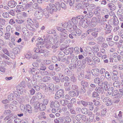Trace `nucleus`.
<instances>
[{"instance_id": "1", "label": "nucleus", "mask_w": 123, "mask_h": 123, "mask_svg": "<svg viewBox=\"0 0 123 123\" xmlns=\"http://www.w3.org/2000/svg\"><path fill=\"white\" fill-rule=\"evenodd\" d=\"M34 49L35 52L37 53L41 54L44 57H46L48 56V51L46 50L42 49L41 48H37Z\"/></svg>"}, {"instance_id": "2", "label": "nucleus", "mask_w": 123, "mask_h": 123, "mask_svg": "<svg viewBox=\"0 0 123 123\" xmlns=\"http://www.w3.org/2000/svg\"><path fill=\"white\" fill-rule=\"evenodd\" d=\"M64 90L63 89H60L58 90L55 94V98L56 99H58L63 97L64 95Z\"/></svg>"}, {"instance_id": "3", "label": "nucleus", "mask_w": 123, "mask_h": 123, "mask_svg": "<svg viewBox=\"0 0 123 123\" xmlns=\"http://www.w3.org/2000/svg\"><path fill=\"white\" fill-rule=\"evenodd\" d=\"M86 117L85 115L79 114L76 116L75 120L77 121H80L82 120L84 121H85L86 120Z\"/></svg>"}, {"instance_id": "4", "label": "nucleus", "mask_w": 123, "mask_h": 123, "mask_svg": "<svg viewBox=\"0 0 123 123\" xmlns=\"http://www.w3.org/2000/svg\"><path fill=\"white\" fill-rule=\"evenodd\" d=\"M44 47L47 49H49L51 47V45L52 44V42L48 40L47 38H45L44 39Z\"/></svg>"}, {"instance_id": "5", "label": "nucleus", "mask_w": 123, "mask_h": 123, "mask_svg": "<svg viewBox=\"0 0 123 123\" xmlns=\"http://www.w3.org/2000/svg\"><path fill=\"white\" fill-rule=\"evenodd\" d=\"M43 10L42 9L37 11L35 12L34 15L37 19H40L43 15Z\"/></svg>"}, {"instance_id": "6", "label": "nucleus", "mask_w": 123, "mask_h": 123, "mask_svg": "<svg viewBox=\"0 0 123 123\" xmlns=\"http://www.w3.org/2000/svg\"><path fill=\"white\" fill-rule=\"evenodd\" d=\"M112 100L109 97H105L103 99V101L105 103L106 105L107 106L111 105L112 104Z\"/></svg>"}, {"instance_id": "7", "label": "nucleus", "mask_w": 123, "mask_h": 123, "mask_svg": "<svg viewBox=\"0 0 123 123\" xmlns=\"http://www.w3.org/2000/svg\"><path fill=\"white\" fill-rule=\"evenodd\" d=\"M60 107V105L59 102L56 100H55L54 101H52L51 102L50 107L52 108L55 107L56 108H58Z\"/></svg>"}, {"instance_id": "8", "label": "nucleus", "mask_w": 123, "mask_h": 123, "mask_svg": "<svg viewBox=\"0 0 123 123\" xmlns=\"http://www.w3.org/2000/svg\"><path fill=\"white\" fill-rule=\"evenodd\" d=\"M66 25H67L66 29L68 31L71 32L72 31V29L73 26L72 22L70 21H68L66 23Z\"/></svg>"}, {"instance_id": "9", "label": "nucleus", "mask_w": 123, "mask_h": 123, "mask_svg": "<svg viewBox=\"0 0 123 123\" xmlns=\"http://www.w3.org/2000/svg\"><path fill=\"white\" fill-rule=\"evenodd\" d=\"M87 11H84L83 12L84 14H86L85 15V17L88 18L92 17L93 15L92 12L88 9H87Z\"/></svg>"}, {"instance_id": "10", "label": "nucleus", "mask_w": 123, "mask_h": 123, "mask_svg": "<svg viewBox=\"0 0 123 123\" xmlns=\"http://www.w3.org/2000/svg\"><path fill=\"white\" fill-rule=\"evenodd\" d=\"M106 27L105 28V33L106 34L110 33L111 32L112 27L110 25L106 24Z\"/></svg>"}, {"instance_id": "11", "label": "nucleus", "mask_w": 123, "mask_h": 123, "mask_svg": "<svg viewBox=\"0 0 123 123\" xmlns=\"http://www.w3.org/2000/svg\"><path fill=\"white\" fill-rule=\"evenodd\" d=\"M97 43L101 45L105 41V39L102 37H99L96 39Z\"/></svg>"}, {"instance_id": "12", "label": "nucleus", "mask_w": 123, "mask_h": 123, "mask_svg": "<svg viewBox=\"0 0 123 123\" xmlns=\"http://www.w3.org/2000/svg\"><path fill=\"white\" fill-rule=\"evenodd\" d=\"M95 91L99 94H102L104 92V90L103 87H97L95 89Z\"/></svg>"}, {"instance_id": "13", "label": "nucleus", "mask_w": 123, "mask_h": 123, "mask_svg": "<svg viewBox=\"0 0 123 123\" xmlns=\"http://www.w3.org/2000/svg\"><path fill=\"white\" fill-rule=\"evenodd\" d=\"M99 70L98 69H93L91 70L92 74L95 77H97L99 76Z\"/></svg>"}, {"instance_id": "14", "label": "nucleus", "mask_w": 123, "mask_h": 123, "mask_svg": "<svg viewBox=\"0 0 123 123\" xmlns=\"http://www.w3.org/2000/svg\"><path fill=\"white\" fill-rule=\"evenodd\" d=\"M98 21V19L95 18H92L91 22V26L92 27H95L97 25Z\"/></svg>"}, {"instance_id": "15", "label": "nucleus", "mask_w": 123, "mask_h": 123, "mask_svg": "<svg viewBox=\"0 0 123 123\" xmlns=\"http://www.w3.org/2000/svg\"><path fill=\"white\" fill-rule=\"evenodd\" d=\"M8 6L11 8L14 7L17 5V3L14 0H10L8 3Z\"/></svg>"}, {"instance_id": "16", "label": "nucleus", "mask_w": 123, "mask_h": 123, "mask_svg": "<svg viewBox=\"0 0 123 123\" xmlns=\"http://www.w3.org/2000/svg\"><path fill=\"white\" fill-rule=\"evenodd\" d=\"M113 20L112 23L115 26H117L119 24V21L118 18L116 15H114L113 16Z\"/></svg>"}, {"instance_id": "17", "label": "nucleus", "mask_w": 123, "mask_h": 123, "mask_svg": "<svg viewBox=\"0 0 123 123\" xmlns=\"http://www.w3.org/2000/svg\"><path fill=\"white\" fill-rule=\"evenodd\" d=\"M122 113L121 111H117L115 113V117L118 119H120L122 118Z\"/></svg>"}, {"instance_id": "18", "label": "nucleus", "mask_w": 123, "mask_h": 123, "mask_svg": "<svg viewBox=\"0 0 123 123\" xmlns=\"http://www.w3.org/2000/svg\"><path fill=\"white\" fill-rule=\"evenodd\" d=\"M51 80V78L49 76H44L42 78V81L44 82H48Z\"/></svg>"}, {"instance_id": "19", "label": "nucleus", "mask_w": 123, "mask_h": 123, "mask_svg": "<svg viewBox=\"0 0 123 123\" xmlns=\"http://www.w3.org/2000/svg\"><path fill=\"white\" fill-rule=\"evenodd\" d=\"M26 111H27L29 113H32V109L31 106L29 105H26Z\"/></svg>"}, {"instance_id": "20", "label": "nucleus", "mask_w": 123, "mask_h": 123, "mask_svg": "<svg viewBox=\"0 0 123 123\" xmlns=\"http://www.w3.org/2000/svg\"><path fill=\"white\" fill-rule=\"evenodd\" d=\"M64 71L66 74L69 76H70L73 75V73L67 68L65 69Z\"/></svg>"}, {"instance_id": "21", "label": "nucleus", "mask_w": 123, "mask_h": 123, "mask_svg": "<svg viewBox=\"0 0 123 123\" xmlns=\"http://www.w3.org/2000/svg\"><path fill=\"white\" fill-rule=\"evenodd\" d=\"M87 114L88 116H90L89 119L91 120V121L92 122L93 121V119H94V115L93 114V113L92 112L89 111V110L86 113V115Z\"/></svg>"}, {"instance_id": "22", "label": "nucleus", "mask_w": 123, "mask_h": 123, "mask_svg": "<svg viewBox=\"0 0 123 123\" xmlns=\"http://www.w3.org/2000/svg\"><path fill=\"white\" fill-rule=\"evenodd\" d=\"M108 7L110 8L111 10H114L116 8L115 5L111 3H109L107 5Z\"/></svg>"}, {"instance_id": "23", "label": "nucleus", "mask_w": 123, "mask_h": 123, "mask_svg": "<svg viewBox=\"0 0 123 123\" xmlns=\"http://www.w3.org/2000/svg\"><path fill=\"white\" fill-rule=\"evenodd\" d=\"M96 6L94 4H90L86 9L88 10H90L92 12V11L95 8Z\"/></svg>"}, {"instance_id": "24", "label": "nucleus", "mask_w": 123, "mask_h": 123, "mask_svg": "<svg viewBox=\"0 0 123 123\" xmlns=\"http://www.w3.org/2000/svg\"><path fill=\"white\" fill-rule=\"evenodd\" d=\"M49 91L52 92L54 90V84L52 83H50L49 85Z\"/></svg>"}, {"instance_id": "25", "label": "nucleus", "mask_w": 123, "mask_h": 123, "mask_svg": "<svg viewBox=\"0 0 123 123\" xmlns=\"http://www.w3.org/2000/svg\"><path fill=\"white\" fill-rule=\"evenodd\" d=\"M72 89L73 90L76 91V93L79 95V92L78 90V87L77 85H72Z\"/></svg>"}, {"instance_id": "26", "label": "nucleus", "mask_w": 123, "mask_h": 123, "mask_svg": "<svg viewBox=\"0 0 123 123\" xmlns=\"http://www.w3.org/2000/svg\"><path fill=\"white\" fill-rule=\"evenodd\" d=\"M87 63L89 65H93V61L91 60L89 57H87Z\"/></svg>"}, {"instance_id": "27", "label": "nucleus", "mask_w": 123, "mask_h": 123, "mask_svg": "<svg viewBox=\"0 0 123 123\" xmlns=\"http://www.w3.org/2000/svg\"><path fill=\"white\" fill-rule=\"evenodd\" d=\"M68 94L70 96L72 97L77 96L79 95H78L77 93H76L75 91H71L69 92Z\"/></svg>"}, {"instance_id": "28", "label": "nucleus", "mask_w": 123, "mask_h": 123, "mask_svg": "<svg viewBox=\"0 0 123 123\" xmlns=\"http://www.w3.org/2000/svg\"><path fill=\"white\" fill-rule=\"evenodd\" d=\"M33 77L35 79H36L37 81L39 82H41L42 80L41 76L39 75H33Z\"/></svg>"}, {"instance_id": "29", "label": "nucleus", "mask_w": 123, "mask_h": 123, "mask_svg": "<svg viewBox=\"0 0 123 123\" xmlns=\"http://www.w3.org/2000/svg\"><path fill=\"white\" fill-rule=\"evenodd\" d=\"M28 20L30 21V23L31 24H32V22L33 23L35 27L36 28H38L39 27V24L38 22L35 21V22H32V20H31V19L30 18L28 19V20L27 21H28Z\"/></svg>"}, {"instance_id": "30", "label": "nucleus", "mask_w": 123, "mask_h": 123, "mask_svg": "<svg viewBox=\"0 0 123 123\" xmlns=\"http://www.w3.org/2000/svg\"><path fill=\"white\" fill-rule=\"evenodd\" d=\"M120 82L118 80L115 81L113 84V86L117 88H120Z\"/></svg>"}, {"instance_id": "31", "label": "nucleus", "mask_w": 123, "mask_h": 123, "mask_svg": "<svg viewBox=\"0 0 123 123\" xmlns=\"http://www.w3.org/2000/svg\"><path fill=\"white\" fill-rule=\"evenodd\" d=\"M68 102L67 99H62L60 101L61 104L63 106L67 105L68 103Z\"/></svg>"}, {"instance_id": "32", "label": "nucleus", "mask_w": 123, "mask_h": 123, "mask_svg": "<svg viewBox=\"0 0 123 123\" xmlns=\"http://www.w3.org/2000/svg\"><path fill=\"white\" fill-rule=\"evenodd\" d=\"M13 51L14 54H17L19 53L20 50L19 48L17 47H15L13 49Z\"/></svg>"}, {"instance_id": "33", "label": "nucleus", "mask_w": 123, "mask_h": 123, "mask_svg": "<svg viewBox=\"0 0 123 123\" xmlns=\"http://www.w3.org/2000/svg\"><path fill=\"white\" fill-rule=\"evenodd\" d=\"M43 14H44L45 16V18H48L49 15V11L47 9H44L43 10Z\"/></svg>"}, {"instance_id": "34", "label": "nucleus", "mask_w": 123, "mask_h": 123, "mask_svg": "<svg viewBox=\"0 0 123 123\" xmlns=\"http://www.w3.org/2000/svg\"><path fill=\"white\" fill-rule=\"evenodd\" d=\"M11 34L10 33L8 32L5 34L4 36V38L6 40H10V36Z\"/></svg>"}, {"instance_id": "35", "label": "nucleus", "mask_w": 123, "mask_h": 123, "mask_svg": "<svg viewBox=\"0 0 123 123\" xmlns=\"http://www.w3.org/2000/svg\"><path fill=\"white\" fill-rule=\"evenodd\" d=\"M105 19L104 18H103V19H101L100 20L99 19H98V23H100V24L101 25L103 26L104 25H105L106 23L105 22V21L104 20Z\"/></svg>"}, {"instance_id": "36", "label": "nucleus", "mask_w": 123, "mask_h": 123, "mask_svg": "<svg viewBox=\"0 0 123 123\" xmlns=\"http://www.w3.org/2000/svg\"><path fill=\"white\" fill-rule=\"evenodd\" d=\"M109 11L106 8H104L101 11V13L102 15H105L106 14H108Z\"/></svg>"}, {"instance_id": "37", "label": "nucleus", "mask_w": 123, "mask_h": 123, "mask_svg": "<svg viewBox=\"0 0 123 123\" xmlns=\"http://www.w3.org/2000/svg\"><path fill=\"white\" fill-rule=\"evenodd\" d=\"M105 78L108 80H110L111 79V76L109 72L107 71H106L105 73Z\"/></svg>"}, {"instance_id": "38", "label": "nucleus", "mask_w": 123, "mask_h": 123, "mask_svg": "<svg viewBox=\"0 0 123 123\" xmlns=\"http://www.w3.org/2000/svg\"><path fill=\"white\" fill-rule=\"evenodd\" d=\"M46 108V106L43 103H41L39 109L40 111H43Z\"/></svg>"}, {"instance_id": "39", "label": "nucleus", "mask_w": 123, "mask_h": 123, "mask_svg": "<svg viewBox=\"0 0 123 123\" xmlns=\"http://www.w3.org/2000/svg\"><path fill=\"white\" fill-rule=\"evenodd\" d=\"M18 92V91H14L13 92V94L14 96V95L15 97L17 98L18 97H20L21 98H22V99H23H23H24V98L23 96H20L19 95V92Z\"/></svg>"}, {"instance_id": "40", "label": "nucleus", "mask_w": 123, "mask_h": 123, "mask_svg": "<svg viewBox=\"0 0 123 123\" xmlns=\"http://www.w3.org/2000/svg\"><path fill=\"white\" fill-rule=\"evenodd\" d=\"M81 85L83 87H86L88 86V83L87 82L83 80L81 82Z\"/></svg>"}, {"instance_id": "41", "label": "nucleus", "mask_w": 123, "mask_h": 123, "mask_svg": "<svg viewBox=\"0 0 123 123\" xmlns=\"http://www.w3.org/2000/svg\"><path fill=\"white\" fill-rule=\"evenodd\" d=\"M85 87H81L80 90V92L82 94H83L85 93L86 90V89Z\"/></svg>"}, {"instance_id": "42", "label": "nucleus", "mask_w": 123, "mask_h": 123, "mask_svg": "<svg viewBox=\"0 0 123 123\" xmlns=\"http://www.w3.org/2000/svg\"><path fill=\"white\" fill-rule=\"evenodd\" d=\"M52 78L53 80L55 81L56 83H59L60 82V81L59 77L56 76H54Z\"/></svg>"}, {"instance_id": "43", "label": "nucleus", "mask_w": 123, "mask_h": 123, "mask_svg": "<svg viewBox=\"0 0 123 123\" xmlns=\"http://www.w3.org/2000/svg\"><path fill=\"white\" fill-rule=\"evenodd\" d=\"M88 24L87 21H83L82 27L84 28H86L88 26Z\"/></svg>"}, {"instance_id": "44", "label": "nucleus", "mask_w": 123, "mask_h": 123, "mask_svg": "<svg viewBox=\"0 0 123 123\" xmlns=\"http://www.w3.org/2000/svg\"><path fill=\"white\" fill-rule=\"evenodd\" d=\"M55 70L57 72L60 71L61 70V68L59 67V65L57 64H56L55 65Z\"/></svg>"}, {"instance_id": "45", "label": "nucleus", "mask_w": 123, "mask_h": 123, "mask_svg": "<svg viewBox=\"0 0 123 123\" xmlns=\"http://www.w3.org/2000/svg\"><path fill=\"white\" fill-rule=\"evenodd\" d=\"M2 51L3 52V53L5 54L6 55H9V53L6 48H2Z\"/></svg>"}, {"instance_id": "46", "label": "nucleus", "mask_w": 123, "mask_h": 123, "mask_svg": "<svg viewBox=\"0 0 123 123\" xmlns=\"http://www.w3.org/2000/svg\"><path fill=\"white\" fill-rule=\"evenodd\" d=\"M88 109L86 108H83L81 109V113L85 115H86V113L88 111Z\"/></svg>"}, {"instance_id": "47", "label": "nucleus", "mask_w": 123, "mask_h": 123, "mask_svg": "<svg viewBox=\"0 0 123 123\" xmlns=\"http://www.w3.org/2000/svg\"><path fill=\"white\" fill-rule=\"evenodd\" d=\"M60 36L62 37L65 38H67L68 37V34L65 32H61L60 34Z\"/></svg>"}, {"instance_id": "48", "label": "nucleus", "mask_w": 123, "mask_h": 123, "mask_svg": "<svg viewBox=\"0 0 123 123\" xmlns=\"http://www.w3.org/2000/svg\"><path fill=\"white\" fill-rule=\"evenodd\" d=\"M65 55V53L63 51L58 52V56L59 58H61L63 57Z\"/></svg>"}, {"instance_id": "49", "label": "nucleus", "mask_w": 123, "mask_h": 123, "mask_svg": "<svg viewBox=\"0 0 123 123\" xmlns=\"http://www.w3.org/2000/svg\"><path fill=\"white\" fill-rule=\"evenodd\" d=\"M82 4L84 5L86 7H87L89 6V4L88 3V0H85L82 2Z\"/></svg>"}, {"instance_id": "50", "label": "nucleus", "mask_w": 123, "mask_h": 123, "mask_svg": "<svg viewBox=\"0 0 123 123\" xmlns=\"http://www.w3.org/2000/svg\"><path fill=\"white\" fill-rule=\"evenodd\" d=\"M71 20L73 24H74L77 25L78 22V19H77L75 17L73 18Z\"/></svg>"}, {"instance_id": "51", "label": "nucleus", "mask_w": 123, "mask_h": 123, "mask_svg": "<svg viewBox=\"0 0 123 123\" xmlns=\"http://www.w3.org/2000/svg\"><path fill=\"white\" fill-rule=\"evenodd\" d=\"M10 108L11 110L13 111L15 110L16 109V106L15 105L12 104H10L9 105Z\"/></svg>"}, {"instance_id": "52", "label": "nucleus", "mask_w": 123, "mask_h": 123, "mask_svg": "<svg viewBox=\"0 0 123 123\" xmlns=\"http://www.w3.org/2000/svg\"><path fill=\"white\" fill-rule=\"evenodd\" d=\"M99 95L98 93L96 91H94L92 94V97L93 98H96L98 97Z\"/></svg>"}, {"instance_id": "53", "label": "nucleus", "mask_w": 123, "mask_h": 123, "mask_svg": "<svg viewBox=\"0 0 123 123\" xmlns=\"http://www.w3.org/2000/svg\"><path fill=\"white\" fill-rule=\"evenodd\" d=\"M92 58L93 60L96 62H100V61L99 59L96 56H93Z\"/></svg>"}, {"instance_id": "54", "label": "nucleus", "mask_w": 123, "mask_h": 123, "mask_svg": "<svg viewBox=\"0 0 123 123\" xmlns=\"http://www.w3.org/2000/svg\"><path fill=\"white\" fill-rule=\"evenodd\" d=\"M8 99L9 100L12 101L14 99V96L13 93H11L8 96Z\"/></svg>"}, {"instance_id": "55", "label": "nucleus", "mask_w": 123, "mask_h": 123, "mask_svg": "<svg viewBox=\"0 0 123 123\" xmlns=\"http://www.w3.org/2000/svg\"><path fill=\"white\" fill-rule=\"evenodd\" d=\"M40 74L42 75H47L49 74V73L45 70H42V71H40L39 72Z\"/></svg>"}, {"instance_id": "56", "label": "nucleus", "mask_w": 123, "mask_h": 123, "mask_svg": "<svg viewBox=\"0 0 123 123\" xmlns=\"http://www.w3.org/2000/svg\"><path fill=\"white\" fill-rule=\"evenodd\" d=\"M38 54H31V58L33 59H36L39 58V57L38 56Z\"/></svg>"}, {"instance_id": "57", "label": "nucleus", "mask_w": 123, "mask_h": 123, "mask_svg": "<svg viewBox=\"0 0 123 123\" xmlns=\"http://www.w3.org/2000/svg\"><path fill=\"white\" fill-rule=\"evenodd\" d=\"M39 72V70L38 69L34 68L32 74L34 75H36V74H38Z\"/></svg>"}, {"instance_id": "58", "label": "nucleus", "mask_w": 123, "mask_h": 123, "mask_svg": "<svg viewBox=\"0 0 123 123\" xmlns=\"http://www.w3.org/2000/svg\"><path fill=\"white\" fill-rule=\"evenodd\" d=\"M40 104L41 103L38 101L36 102V103L34 105L35 108L37 109H39Z\"/></svg>"}, {"instance_id": "59", "label": "nucleus", "mask_w": 123, "mask_h": 123, "mask_svg": "<svg viewBox=\"0 0 123 123\" xmlns=\"http://www.w3.org/2000/svg\"><path fill=\"white\" fill-rule=\"evenodd\" d=\"M70 80L71 81L73 82H75L76 81V79L75 77L74 76V74L72 76H70Z\"/></svg>"}, {"instance_id": "60", "label": "nucleus", "mask_w": 123, "mask_h": 123, "mask_svg": "<svg viewBox=\"0 0 123 123\" xmlns=\"http://www.w3.org/2000/svg\"><path fill=\"white\" fill-rule=\"evenodd\" d=\"M76 64L71 63L69 64V67L71 69H74L76 67Z\"/></svg>"}, {"instance_id": "61", "label": "nucleus", "mask_w": 123, "mask_h": 123, "mask_svg": "<svg viewBox=\"0 0 123 123\" xmlns=\"http://www.w3.org/2000/svg\"><path fill=\"white\" fill-rule=\"evenodd\" d=\"M82 4L80 3H78L76 4L75 9L76 10L79 9L81 8Z\"/></svg>"}, {"instance_id": "62", "label": "nucleus", "mask_w": 123, "mask_h": 123, "mask_svg": "<svg viewBox=\"0 0 123 123\" xmlns=\"http://www.w3.org/2000/svg\"><path fill=\"white\" fill-rule=\"evenodd\" d=\"M30 101L31 104H32L33 105H34L36 103V102H37L36 101V99H35L34 97L32 98Z\"/></svg>"}, {"instance_id": "63", "label": "nucleus", "mask_w": 123, "mask_h": 123, "mask_svg": "<svg viewBox=\"0 0 123 123\" xmlns=\"http://www.w3.org/2000/svg\"><path fill=\"white\" fill-rule=\"evenodd\" d=\"M46 69V67L43 64H41L40 65V69L41 70H45Z\"/></svg>"}, {"instance_id": "64", "label": "nucleus", "mask_w": 123, "mask_h": 123, "mask_svg": "<svg viewBox=\"0 0 123 123\" xmlns=\"http://www.w3.org/2000/svg\"><path fill=\"white\" fill-rule=\"evenodd\" d=\"M98 33L97 31H94L92 33V35L94 38L97 37L98 36Z\"/></svg>"}]
</instances>
